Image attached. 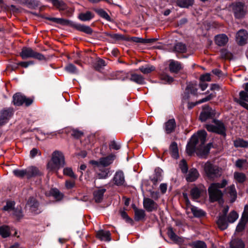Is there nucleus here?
I'll list each match as a JSON object with an SVG mask.
<instances>
[{
	"instance_id": "3",
	"label": "nucleus",
	"mask_w": 248,
	"mask_h": 248,
	"mask_svg": "<svg viewBox=\"0 0 248 248\" xmlns=\"http://www.w3.org/2000/svg\"><path fill=\"white\" fill-rule=\"evenodd\" d=\"M65 165L64 156L58 151L54 152L51 160L47 163V169L50 171L58 170Z\"/></svg>"
},
{
	"instance_id": "27",
	"label": "nucleus",
	"mask_w": 248,
	"mask_h": 248,
	"mask_svg": "<svg viewBox=\"0 0 248 248\" xmlns=\"http://www.w3.org/2000/svg\"><path fill=\"white\" fill-rule=\"evenodd\" d=\"M170 152L171 156L175 159L179 157L178 149L177 144L175 142H173L170 146Z\"/></svg>"
},
{
	"instance_id": "33",
	"label": "nucleus",
	"mask_w": 248,
	"mask_h": 248,
	"mask_svg": "<svg viewBox=\"0 0 248 248\" xmlns=\"http://www.w3.org/2000/svg\"><path fill=\"white\" fill-rule=\"evenodd\" d=\"M114 157V155H111L106 157L101 158L100 159L101 165L104 167L108 166L112 163Z\"/></svg>"
},
{
	"instance_id": "14",
	"label": "nucleus",
	"mask_w": 248,
	"mask_h": 248,
	"mask_svg": "<svg viewBox=\"0 0 248 248\" xmlns=\"http://www.w3.org/2000/svg\"><path fill=\"white\" fill-rule=\"evenodd\" d=\"M248 34L245 30L239 31L236 35V41L239 45H244L247 43Z\"/></svg>"
},
{
	"instance_id": "45",
	"label": "nucleus",
	"mask_w": 248,
	"mask_h": 248,
	"mask_svg": "<svg viewBox=\"0 0 248 248\" xmlns=\"http://www.w3.org/2000/svg\"><path fill=\"white\" fill-rule=\"evenodd\" d=\"M46 19L57 23L61 25H67L69 23V21L63 18H59L55 17H46Z\"/></svg>"
},
{
	"instance_id": "2",
	"label": "nucleus",
	"mask_w": 248,
	"mask_h": 248,
	"mask_svg": "<svg viewBox=\"0 0 248 248\" xmlns=\"http://www.w3.org/2000/svg\"><path fill=\"white\" fill-rule=\"evenodd\" d=\"M227 184V181L224 179L221 183H212L208 187V191L209 200L211 202L218 201L222 202L223 193L219 188L224 187Z\"/></svg>"
},
{
	"instance_id": "19",
	"label": "nucleus",
	"mask_w": 248,
	"mask_h": 248,
	"mask_svg": "<svg viewBox=\"0 0 248 248\" xmlns=\"http://www.w3.org/2000/svg\"><path fill=\"white\" fill-rule=\"evenodd\" d=\"M226 193L231 199V202H234L237 197V192L233 185L228 186L226 189Z\"/></svg>"
},
{
	"instance_id": "35",
	"label": "nucleus",
	"mask_w": 248,
	"mask_h": 248,
	"mask_svg": "<svg viewBox=\"0 0 248 248\" xmlns=\"http://www.w3.org/2000/svg\"><path fill=\"white\" fill-rule=\"evenodd\" d=\"M94 16L93 14L90 12L87 11L85 13H80L78 15V18L83 21H86L91 20Z\"/></svg>"
},
{
	"instance_id": "41",
	"label": "nucleus",
	"mask_w": 248,
	"mask_h": 248,
	"mask_svg": "<svg viewBox=\"0 0 248 248\" xmlns=\"http://www.w3.org/2000/svg\"><path fill=\"white\" fill-rule=\"evenodd\" d=\"M95 12L101 17L105 19L106 20L110 21L111 18L108 14V13L102 9H94Z\"/></svg>"
},
{
	"instance_id": "64",
	"label": "nucleus",
	"mask_w": 248,
	"mask_h": 248,
	"mask_svg": "<svg viewBox=\"0 0 248 248\" xmlns=\"http://www.w3.org/2000/svg\"><path fill=\"white\" fill-rule=\"evenodd\" d=\"M109 148L111 149L119 150L120 148V145L118 144L115 140L111 141L109 144Z\"/></svg>"
},
{
	"instance_id": "52",
	"label": "nucleus",
	"mask_w": 248,
	"mask_h": 248,
	"mask_svg": "<svg viewBox=\"0 0 248 248\" xmlns=\"http://www.w3.org/2000/svg\"><path fill=\"white\" fill-rule=\"evenodd\" d=\"M221 56L225 59L231 60L232 58V54L226 49H223L220 51Z\"/></svg>"
},
{
	"instance_id": "10",
	"label": "nucleus",
	"mask_w": 248,
	"mask_h": 248,
	"mask_svg": "<svg viewBox=\"0 0 248 248\" xmlns=\"http://www.w3.org/2000/svg\"><path fill=\"white\" fill-rule=\"evenodd\" d=\"M232 10L234 16L237 18L243 17L246 12L245 4L242 2H235L232 5Z\"/></svg>"
},
{
	"instance_id": "5",
	"label": "nucleus",
	"mask_w": 248,
	"mask_h": 248,
	"mask_svg": "<svg viewBox=\"0 0 248 248\" xmlns=\"http://www.w3.org/2000/svg\"><path fill=\"white\" fill-rule=\"evenodd\" d=\"M215 125L206 124L205 127L209 132H213L218 134L226 136V127L224 123L219 120H214Z\"/></svg>"
},
{
	"instance_id": "43",
	"label": "nucleus",
	"mask_w": 248,
	"mask_h": 248,
	"mask_svg": "<svg viewBox=\"0 0 248 248\" xmlns=\"http://www.w3.org/2000/svg\"><path fill=\"white\" fill-rule=\"evenodd\" d=\"M186 50V45L182 43H178L174 46V51L179 53H185Z\"/></svg>"
},
{
	"instance_id": "18",
	"label": "nucleus",
	"mask_w": 248,
	"mask_h": 248,
	"mask_svg": "<svg viewBox=\"0 0 248 248\" xmlns=\"http://www.w3.org/2000/svg\"><path fill=\"white\" fill-rule=\"evenodd\" d=\"M215 43L218 46H224L228 42V37L225 34H220L215 36Z\"/></svg>"
},
{
	"instance_id": "51",
	"label": "nucleus",
	"mask_w": 248,
	"mask_h": 248,
	"mask_svg": "<svg viewBox=\"0 0 248 248\" xmlns=\"http://www.w3.org/2000/svg\"><path fill=\"white\" fill-rule=\"evenodd\" d=\"M63 174L67 175L71 178L76 179L77 176L73 172L72 169L71 168H65L63 169Z\"/></svg>"
},
{
	"instance_id": "47",
	"label": "nucleus",
	"mask_w": 248,
	"mask_h": 248,
	"mask_svg": "<svg viewBox=\"0 0 248 248\" xmlns=\"http://www.w3.org/2000/svg\"><path fill=\"white\" fill-rule=\"evenodd\" d=\"M190 195L193 200L198 199L201 195V191L197 187H194L190 190Z\"/></svg>"
},
{
	"instance_id": "25",
	"label": "nucleus",
	"mask_w": 248,
	"mask_h": 248,
	"mask_svg": "<svg viewBox=\"0 0 248 248\" xmlns=\"http://www.w3.org/2000/svg\"><path fill=\"white\" fill-rule=\"evenodd\" d=\"M235 166L240 170H246L248 168V161L245 159H238L235 161Z\"/></svg>"
},
{
	"instance_id": "9",
	"label": "nucleus",
	"mask_w": 248,
	"mask_h": 248,
	"mask_svg": "<svg viewBox=\"0 0 248 248\" xmlns=\"http://www.w3.org/2000/svg\"><path fill=\"white\" fill-rule=\"evenodd\" d=\"M34 101L33 97H27L21 93H16V106H31Z\"/></svg>"
},
{
	"instance_id": "59",
	"label": "nucleus",
	"mask_w": 248,
	"mask_h": 248,
	"mask_svg": "<svg viewBox=\"0 0 248 248\" xmlns=\"http://www.w3.org/2000/svg\"><path fill=\"white\" fill-rule=\"evenodd\" d=\"M160 78L162 80L164 81V83H170L173 81L172 78L165 74L162 75L160 76Z\"/></svg>"
},
{
	"instance_id": "23",
	"label": "nucleus",
	"mask_w": 248,
	"mask_h": 248,
	"mask_svg": "<svg viewBox=\"0 0 248 248\" xmlns=\"http://www.w3.org/2000/svg\"><path fill=\"white\" fill-rule=\"evenodd\" d=\"M28 178L29 179L32 177H35L41 175L42 172L38 168L35 167L31 166L27 168Z\"/></svg>"
},
{
	"instance_id": "6",
	"label": "nucleus",
	"mask_w": 248,
	"mask_h": 248,
	"mask_svg": "<svg viewBox=\"0 0 248 248\" xmlns=\"http://www.w3.org/2000/svg\"><path fill=\"white\" fill-rule=\"evenodd\" d=\"M20 55L23 59L32 58L40 61L45 60V57L43 55L34 51L31 47H23L20 53Z\"/></svg>"
},
{
	"instance_id": "60",
	"label": "nucleus",
	"mask_w": 248,
	"mask_h": 248,
	"mask_svg": "<svg viewBox=\"0 0 248 248\" xmlns=\"http://www.w3.org/2000/svg\"><path fill=\"white\" fill-rule=\"evenodd\" d=\"M121 217L124 218L125 219L126 221L130 223L131 224H132L133 222V220L128 217L127 213L124 211H121Z\"/></svg>"
},
{
	"instance_id": "36",
	"label": "nucleus",
	"mask_w": 248,
	"mask_h": 248,
	"mask_svg": "<svg viewBox=\"0 0 248 248\" xmlns=\"http://www.w3.org/2000/svg\"><path fill=\"white\" fill-rule=\"evenodd\" d=\"M135 214V219L136 221L143 220L145 217V211L142 209H136Z\"/></svg>"
},
{
	"instance_id": "26",
	"label": "nucleus",
	"mask_w": 248,
	"mask_h": 248,
	"mask_svg": "<svg viewBox=\"0 0 248 248\" xmlns=\"http://www.w3.org/2000/svg\"><path fill=\"white\" fill-rule=\"evenodd\" d=\"M217 223L218 227L221 230H225L228 226V222L227 221L226 217H224V216H220Z\"/></svg>"
},
{
	"instance_id": "17",
	"label": "nucleus",
	"mask_w": 248,
	"mask_h": 248,
	"mask_svg": "<svg viewBox=\"0 0 248 248\" xmlns=\"http://www.w3.org/2000/svg\"><path fill=\"white\" fill-rule=\"evenodd\" d=\"M197 91L198 89L194 85L192 84H188L186 87V92L183 96V98L184 99H188L189 98L188 94L189 93L194 95H197Z\"/></svg>"
},
{
	"instance_id": "38",
	"label": "nucleus",
	"mask_w": 248,
	"mask_h": 248,
	"mask_svg": "<svg viewBox=\"0 0 248 248\" xmlns=\"http://www.w3.org/2000/svg\"><path fill=\"white\" fill-rule=\"evenodd\" d=\"M190 210L193 215L196 217H201L205 215V213L202 210L197 207L191 205Z\"/></svg>"
},
{
	"instance_id": "16",
	"label": "nucleus",
	"mask_w": 248,
	"mask_h": 248,
	"mask_svg": "<svg viewBox=\"0 0 248 248\" xmlns=\"http://www.w3.org/2000/svg\"><path fill=\"white\" fill-rule=\"evenodd\" d=\"M106 191V189L103 188H98L94 190L93 192V199L96 202L99 203L102 201L104 194Z\"/></svg>"
},
{
	"instance_id": "62",
	"label": "nucleus",
	"mask_w": 248,
	"mask_h": 248,
	"mask_svg": "<svg viewBox=\"0 0 248 248\" xmlns=\"http://www.w3.org/2000/svg\"><path fill=\"white\" fill-rule=\"evenodd\" d=\"M148 192H149L150 193V197L155 200H157L159 197V192H157V191H153L152 190H149L148 191Z\"/></svg>"
},
{
	"instance_id": "21",
	"label": "nucleus",
	"mask_w": 248,
	"mask_h": 248,
	"mask_svg": "<svg viewBox=\"0 0 248 248\" xmlns=\"http://www.w3.org/2000/svg\"><path fill=\"white\" fill-rule=\"evenodd\" d=\"M175 127L176 123L174 119H170L165 124V129L167 134L173 132Z\"/></svg>"
},
{
	"instance_id": "48",
	"label": "nucleus",
	"mask_w": 248,
	"mask_h": 248,
	"mask_svg": "<svg viewBox=\"0 0 248 248\" xmlns=\"http://www.w3.org/2000/svg\"><path fill=\"white\" fill-rule=\"evenodd\" d=\"M238 217V214L235 211H232L229 214L228 216V222L229 223H233L237 219Z\"/></svg>"
},
{
	"instance_id": "44",
	"label": "nucleus",
	"mask_w": 248,
	"mask_h": 248,
	"mask_svg": "<svg viewBox=\"0 0 248 248\" xmlns=\"http://www.w3.org/2000/svg\"><path fill=\"white\" fill-rule=\"evenodd\" d=\"M10 229L7 226L0 227V235L3 238H6L10 235Z\"/></svg>"
},
{
	"instance_id": "49",
	"label": "nucleus",
	"mask_w": 248,
	"mask_h": 248,
	"mask_svg": "<svg viewBox=\"0 0 248 248\" xmlns=\"http://www.w3.org/2000/svg\"><path fill=\"white\" fill-rule=\"evenodd\" d=\"M94 67L95 69L99 70L106 65L105 62L102 59H98L94 63Z\"/></svg>"
},
{
	"instance_id": "31",
	"label": "nucleus",
	"mask_w": 248,
	"mask_h": 248,
	"mask_svg": "<svg viewBox=\"0 0 248 248\" xmlns=\"http://www.w3.org/2000/svg\"><path fill=\"white\" fill-rule=\"evenodd\" d=\"M130 80L139 84L145 83L144 78L141 75L132 74Z\"/></svg>"
},
{
	"instance_id": "8",
	"label": "nucleus",
	"mask_w": 248,
	"mask_h": 248,
	"mask_svg": "<svg viewBox=\"0 0 248 248\" xmlns=\"http://www.w3.org/2000/svg\"><path fill=\"white\" fill-rule=\"evenodd\" d=\"M14 113V110L13 108H9L1 110L0 115V125H3L7 123Z\"/></svg>"
},
{
	"instance_id": "15",
	"label": "nucleus",
	"mask_w": 248,
	"mask_h": 248,
	"mask_svg": "<svg viewBox=\"0 0 248 248\" xmlns=\"http://www.w3.org/2000/svg\"><path fill=\"white\" fill-rule=\"evenodd\" d=\"M212 115L211 108L207 106H204L203 107V110L200 114V119L202 122H205L211 118Z\"/></svg>"
},
{
	"instance_id": "39",
	"label": "nucleus",
	"mask_w": 248,
	"mask_h": 248,
	"mask_svg": "<svg viewBox=\"0 0 248 248\" xmlns=\"http://www.w3.org/2000/svg\"><path fill=\"white\" fill-rule=\"evenodd\" d=\"M109 170L108 169L102 168L97 173V177L99 179H106L108 177Z\"/></svg>"
},
{
	"instance_id": "53",
	"label": "nucleus",
	"mask_w": 248,
	"mask_h": 248,
	"mask_svg": "<svg viewBox=\"0 0 248 248\" xmlns=\"http://www.w3.org/2000/svg\"><path fill=\"white\" fill-rule=\"evenodd\" d=\"M179 167L183 173H186L187 172L188 170V167L185 160L183 159L180 161Z\"/></svg>"
},
{
	"instance_id": "13",
	"label": "nucleus",
	"mask_w": 248,
	"mask_h": 248,
	"mask_svg": "<svg viewBox=\"0 0 248 248\" xmlns=\"http://www.w3.org/2000/svg\"><path fill=\"white\" fill-rule=\"evenodd\" d=\"M113 181L117 186L124 185L125 181L124 172L121 170L117 171L113 178Z\"/></svg>"
},
{
	"instance_id": "11",
	"label": "nucleus",
	"mask_w": 248,
	"mask_h": 248,
	"mask_svg": "<svg viewBox=\"0 0 248 248\" xmlns=\"http://www.w3.org/2000/svg\"><path fill=\"white\" fill-rule=\"evenodd\" d=\"M248 221V206L246 205L245 210L242 214L241 219L237 225L236 231L237 232H242L245 227L246 224Z\"/></svg>"
},
{
	"instance_id": "29",
	"label": "nucleus",
	"mask_w": 248,
	"mask_h": 248,
	"mask_svg": "<svg viewBox=\"0 0 248 248\" xmlns=\"http://www.w3.org/2000/svg\"><path fill=\"white\" fill-rule=\"evenodd\" d=\"M233 145L236 148H248V141L241 138H237L233 140Z\"/></svg>"
},
{
	"instance_id": "30",
	"label": "nucleus",
	"mask_w": 248,
	"mask_h": 248,
	"mask_svg": "<svg viewBox=\"0 0 248 248\" xmlns=\"http://www.w3.org/2000/svg\"><path fill=\"white\" fill-rule=\"evenodd\" d=\"M175 1L177 5L181 8H188L194 3V0H175Z\"/></svg>"
},
{
	"instance_id": "1",
	"label": "nucleus",
	"mask_w": 248,
	"mask_h": 248,
	"mask_svg": "<svg viewBox=\"0 0 248 248\" xmlns=\"http://www.w3.org/2000/svg\"><path fill=\"white\" fill-rule=\"evenodd\" d=\"M206 136L207 133L204 130L200 131L197 135H194L186 146L187 153L191 155L196 151L199 156L206 158L211 148L210 143L204 145Z\"/></svg>"
},
{
	"instance_id": "57",
	"label": "nucleus",
	"mask_w": 248,
	"mask_h": 248,
	"mask_svg": "<svg viewBox=\"0 0 248 248\" xmlns=\"http://www.w3.org/2000/svg\"><path fill=\"white\" fill-rule=\"evenodd\" d=\"M53 5L60 10H63L65 8V3L63 1H59V0L55 1Z\"/></svg>"
},
{
	"instance_id": "28",
	"label": "nucleus",
	"mask_w": 248,
	"mask_h": 248,
	"mask_svg": "<svg viewBox=\"0 0 248 248\" xmlns=\"http://www.w3.org/2000/svg\"><path fill=\"white\" fill-rule=\"evenodd\" d=\"M169 68L171 72L176 73L182 68V67L180 62L172 61L169 64Z\"/></svg>"
},
{
	"instance_id": "42",
	"label": "nucleus",
	"mask_w": 248,
	"mask_h": 248,
	"mask_svg": "<svg viewBox=\"0 0 248 248\" xmlns=\"http://www.w3.org/2000/svg\"><path fill=\"white\" fill-rule=\"evenodd\" d=\"M234 178L240 183L244 182L246 179V175L242 172H235L234 173Z\"/></svg>"
},
{
	"instance_id": "46",
	"label": "nucleus",
	"mask_w": 248,
	"mask_h": 248,
	"mask_svg": "<svg viewBox=\"0 0 248 248\" xmlns=\"http://www.w3.org/2000/svg\"><path fill=\"white\" fill-rule=\"evenodd\" d=\"M189 245L192 248H207L206 244L202 241H197L190 244Z\"/></svg>"
},
{
	"instance_id": "34",
	"label": "nucleus",
	"mask_w": 248,
	"mask_h": 248,
	"mask_svg": "<svg viewBox=\"0 0 248 248\" xmlns=\"http://www.w3.org/2000/svg\"><path fill=\"white\" fill-rule=\"evenodd\" d=\"M155 70V67L150 64H146L141 66L139 68V70L144 74H148Z\"/></svg>"
},
{
	"instance_id": "54",
	"label": "nucleus",
	"mask_w": 248,
	"mask_h": 248,
	"mask_svg": "<svg viewBox=\"0 0 248 248\" xmlns=\"http://www.w3.org/2000/svg\"><path fill=\"white\" fill-rule=\"evenodd\" d=\"M14 205H15L14 202L8 201L6 202V205H5L3 207V210L4 211H10L14 209Z\"/></svg>"
},
{
	"instance_id": "24",
	"label": "nucleus",
	"mask_w": 248,
	"mask_h": 248,
	"mask_svg": "<svg viewBox=\"0 0 248 248\" xmlns=\"http://www.w3.org/2000/svg\"><path fill=\"white\" fill-rule=\"evenodd\" d=\"M199 176V173L196 169H191L188 171L186 177V180L188 182H194Z\"/></svg>"
},
{
	"instance_id": "63",
	"label": "nucleus",
	"mask_w": 248,
	"mask_h": 248,
	"mask_svg": "<svg viewBox=\"0 0 248 248\" xmlns=\"http://www.w3.org/2000/svg\"><path fill=\"white\" fill-rule=\"evenodd\" d=\"M240 98L242 101L248 102V93L245 91H241L239 93Z\"/></svg>"
},
{
	"instance_id": "61",
	"label": "nucleus",
	"mask_w": 248,
	"mask_h": 248,
	"mask_svg": "<svg viewBox=\"0 0 248 248\" xmlns=\"http://www.w3.org/2000/svg\"><path fill=\"white\" fill-rule=\"evenodd\" d=\"M83 135V133L78 130L74 129L72 131L71 135L75 138L78 139L81 137Z\"/></svg>"
},
{
	"instance_id": "7",
	"label": "nucleus",
	"mask_w": 248,
	"mask_h": 248,
	"mask_svg": "<svg viewBox=\"0 0 248 248\" xmlns=\"http://www.w3.org/2000/svg\"><path fill=\"white\" fill-rule=\"evenodd\" d=\"M27 205L29 208L30 212L33 214L37 215L42 212L39 202L33 197H31L29 198Z\"/></svg>"
},
{
	"instance_id": "58",
	"label": "nucleus",
	"mask_w": 248,
	"mask_h": 248,
	"mask_svg": "<svg viewBox=\"0 0 248 248\" xmlns=\"http://www.w3.org/2000/svg\"><path fill=\"white\" fill-rule=\"evenodd\" d=\"M65 187L68 189H70L75 186V182L74 180H67L65 183Z\"/></svg>"
},
{
	"instance_id": "12",
	"label": "nucleus",
	"mask_w": 248,
	"mask_h": 248,
	"mask_svg": "<svg viewBox=\"0 0 248 248\" xmlns=\"http://www.w3.org/2000/svg\"><path fill=\"white\" fill-rule=\"evenodd\" d=\"M143 204L144 208L148 212H152L157 209L158 205L153 200L149 198H145L143 199Z\"/></svg>"
},
{
	"instance_id": "22",
	"label": "nucleus",
	"mask_w": 248,
	"mask_h": 248,
	"mask_svg": "<svg viewBox=\"0 0 248 248\" xmlns=\"http://www.w3.org/2000/svg\"><path fill=\"white\" fill-rule=\"evenodd\" d=\"M96 237L101 240L109 241L111 240L110 232L103 230H99L96 232Z\"/></svg>"
},
{
	"instance_id": "20",
	"label": "nucleus",
	"mask_w": 248,
	"mask_h": 248,
	"mask_svg": "<svg viewBox=\"0 0 248 248\" xmlns=\"http://www.w3.org/2000/svg\"><path fill=\"white\" fill-rule=\"evenodd\" d=\"M71 26L76 30L88 34H91L93 32L92 29L89 26L76 23H73L71 24Z\"/></svg>"
},
{
	"instance_id": "32",
	"label": "nucleus",
	"mask_w": 248,
	"mask_h": 248,
	"mask_svg": "<svg viewBox=\"0 0 248 248\" xmlns=\"http://www.w3.org/2000/svg\"><path fill=\"white\" fill-rule=\"evenodd\" d=\"M21 3L27 5L29 8H35L39 5V3L35 0H18Z\"/></svg>"
},
{
	"instance_id": "50",
	"label": "nucleus",
	"mask_w": 248,
	"mask_h": 248,
	"mask_svg": "<svg viewBox=\"0 0 248 248\" xmlns=\"http://www.w3.org/2000/svg\"><path fill=\"white\" fill-rule=\"evenodd\" d=\"M50 193L52 196L58 200L61 199L62 197V194L56 188L51 189L50 191Z\"/></svg>"
},
{
	"instance_id": "55",
	"label": "nucleus",
	"mask_w": 248,
	"mask_h": 248,
	"mask_svg": "<svg viewBox=\"0 0 248 248\" xmlns=\"http://www.w3.org/2000/svg\"><path fill=\"white\" fill-rule=\"evenodd\" d=\"M65 70L70 73H76L77 69L76 66L72 63H69L65 67Z\"/></svg>"
},
{
	"instance_id": "37",
	"label": "nucleus",
	"mask_w": 248,
	"mask_h": 248,
	"mask_svg": "<svg viewBox=\"0 0 248 248\" xmlns=\"http://www.w3.org/2000/svg\"><path fill=\"white\" fill-rule=\"evenodd\" d=\"M167 233L170 238L172 241L175 242H181V239L175 233L172 228L168 229Z\"/></svg>"
},
{
	"instance_id": "4",
	"label": "nucleus",
	"mask_w": 248,
	"mask_h": 248,
	"mask_svg": "<svg viewBox=\"0 0 248 248\" xmlns=\"http://www.w3.org/2000/svg\"><path fill=\"white\" fill-rule=\"evenodd\" d=\"M203 170L205 176L210 180L218 178L222 174L221 168L208 161L204 164Z\"/></svg>"
},
{
	"instance_id": "56",
	"label": "nucleus",
	"mask_w": 248,
	"mask_h": 248,
	"mask_svg": "<svg viewBox=\"0 0 248 248\" xmlns=\"http://www.w3.org/2000/svg\"><path fill=\"white\" fill-rule=\"evenodd\" d=\"M25 176L28 178L27 169L25 170H16V177L23 178Z\"/></svg>"
},
{
	"instance_id": "40",
	"label": "nucleus",
	"mask_w": 248,
	"mask_h": 248,
	"mask_svg": "<svg viewBox=\"0 0 248 248\" xmlns=\"http://www.w3.org/2000/svg\"><path fill=\"white\" fill-rule=\"evenodd\" d=\"M244 244L241 240L236 239L231 242V248H244Z\"/></svg>"
}]
</instances>
